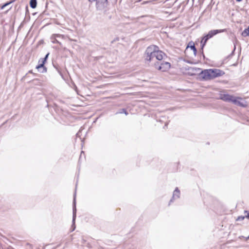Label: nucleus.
Masks as SVG:
<instances>
[{"instance_id": "1", "label": "nucleus", "mask_w": 249, "mask_h": 249, "mask_svg": "<svg viewBox=\"0 0 249 249\" xmlns=\"http://www.w3.org/2000/svg\"><path fill=\"white\" fill-rule=\"evenodd\" d=\"M167 55L165 53L160 50L159 47L155 45L148 46L144 53L145 60L148 62H151L154 58L159 61L163 60Z\"/></svg>"}, {"instance_id": "2", "label": "nucleus", "mask_w": 249, "mask_h": 249, "mask_svg": "<svg viewBox=\"0 0 249 249\" xmlns=\"http://www.w3.org/2000/svg\"><path fill=\"white\" fill-rule=\"evenodd\" d=\"M153 66L156 70L159 71L166 72L170 69L171 64L168 62L158 61L154 63Z\"/></svg>"}, {"instance_id": "3", "label": "nucleus", "mask_w": 249, "mask_h": 249, "mask_svg": "<svg viewBox=\"0 0 249 249\" xmlns=\"http://www.w3.org/2000/svg\"><path fill=\"white\" fill-rule=\"evenodd\" d=\"M219 99L225 101L232 102L236 105L240 104V101L242 99L240 97H235L228 94L220 93Z\"/></svg>"}, {"instance_id": "4", "label": "nucleus", "mask_w": 249, "mask_h": 249, "mask_svg": "<svg viewBox=\"0 0 249 249\" xmlns=\"http://www.w3.org/2000/svg\"><path fill=\"white\" fill-rule=\"evenodd\" d=\"M225 30H214L210 31L208 34L204 36L201 41V49L203 50L204 46H205L208 40L212 37L214 35L218 33H222L225 31Z\"/></svg>"}, {"instance_id": "5", "label": "nucleus", "mask_w": 249, "mask_h": 249, "mask_svg": "<svg viewBox=\"0 0 249 249\" xmlns=\"http://www.w3.org/2000/svg\"><path fill=\"white\" fill-rule=\"evenodd\" d=\"M200 75L205 80H210L213 79L211 69L202 71Z\"/></svg>"}, {"instance_id": "6", "label": "nucleus", "mask_w": 249, "mask_h": 249, "mask_svg": "<svg viewBox=\"0 0 249 249\" xmlns=\"http://www.w3.org/2000/svg\"><path fill=\"white\" fill-rule=\"evenodd\" d=\"M189 50H191L193 51L192 54L194 56H196L197 50L195 47V43L193 41L189 42L185 49L184 53L186 55L189 53Z\"/></svg>"}, {"instance_id": "7", "label": "nucleus", "mask_w": 249, "mask_h": 249, "mask_svg": "<svg viewBox=\"0 0 249 249\" xmlns=\"http://www.w3.org/2000/svg\"><path fill=\"white\" fill-rule=\"evenodd\" d=\"M213 79L221 77L225 74V72L220 69H211Z\"/></svg>"}, {"instance_id": "8", "label": "nucleus", "mask_w": 249, "mask_h": 249, "mask_svg": "<svg viewBox=\"0 0 249 249\" xmlns=\"http://www.w3.org/2000/svg\"><path fill=\"white\" fill-rule=\"evenodd\" d=\"M95 1H96V7L100 9L105 7L107 2V0H95Z\"/></svg>"}, {"instance_id": "9", "label": "nucleus", "mask_w": 249, "mask_h": 249, "mask_svg": "<svg viewBox=\"0 0 249 249\" xmlns=\"http://www.w3.org/2000/svg\"><path fill=\"white\" fill-rule=\"evenodd\" d=\"M48 56V54L46 55L45 58H42L41 60H39V62H40L41 61V63L40 64L38 65L36 67V68L37 69H39L40 68L43 67L44 68V70H45L44 71H46V68L44 66V64H45L46 61V59H47Z\"/></svg>"}, {"instance_id": "10", "label": "nucleus", "mask_w": 249, "mask_h": 249, "mask_svg": "<svg viewBox=\"0 0 249 249\" xmlns=\"http://www.w3.org/2000/svg\"><path fill=\"white\" fill-rule=\"evenodd\" d=\"M243 36L246 37L247 36H249V26L248 28L245 29L241 34Z\"/></svg>"}, {"instance_id": "11", "label": "nucleus", "mask_w": 249, "mask_h": 249, "mask_svg": "<svg viewBox=\"0 0 249 249\" xmlns=\"http://www.w3.org/2000/svg\"><path fill=\"white\" fill-rule=\"evenodd\" d=\"M30 5L32 8H35L36 7V0H30Z\"/></svg>"}, {"instance_id": "12", "label": "nucleus", "mask_w": 249, "mask_h": 249, "mask_svg": "<svg viewBox=\"0 0 249 249\" xmlns=\"http://www.w3.org/2000/svg\"><path fill=\"white\" fill-rule=\"evenodd\" d=\"M179 194H180L179 190H178V188H176L174 192L173 195H174V196H177L178 197Z\"/></svg>"}, {"instance_id": "13", "label": "nucleus", "mask_w": 249, "mask_h": 249, "mask_svg": "<svg viewBox=\"0 0 249 249\" xmlns=\"http://www.w3.org/2000/svg\"><path fill=\"white\" fill-rule=\"evenodd\" d=\"M246 216H238L237 219H236V221H239V220H243L245 219V217Z\"/></svg>"}, {"instance_id": "14", "label": "nucleus", "mask_w": 249, "mask_h": 249, "mask_svg": "<svg viewBox=\"0 0 249 249\" xmlns=\"http://www.w3.org/2000/svg\"><path fill=\"white\" fill-rule=\"evenodd\" d=\"M245 213H247V214L246 215V217L249 219V212H248L247 211H245Z\"/></svg>"}, {"instance_id": "15", "label": "nucleus", "mask_w": 249, "mask_h": 249, "mask_svg": "<svg viewBox=\"0 0 249 249\" xmlns=\"http://www.w3.org/2000/svg\"><path fill=\"white\" fill-rule=\"evenodd\" d=\"M124 114H125L126 115H127L128 114V113L127 112V111L125 110H124Z\"/></svg>"}, {"instance_id": "16", "label": "nucleus", "mask_w": 249, "mask_h": 249, "mask_svg": "<svg viewBox=\"0 0 249 249\" xmlns=\"http://www.w3.org/2000/svg\"><path fill=\"white\" fill-rule=\"evenodd\" d=\"M27 245L29 246L31 248H32V247L30 244H27Z\"/></svg>"}, {"instance_id": "17", "label": "nucleus", "mask_w": 249, "mask_h": 249, "mask_svg": "<svg viewBox=\"0 0 249 249\" xmlns=\"http://www.w3.org/2000/svg\"><path fill=\"white\" fill-rule=\"evenodd\" d=\"M8 4H5V5H3L2 6V8H3L4 6H5L6 5H7Z\"/></svg>"}, {"instance_id": "18", "label": "nucleus", "mask_w": 249, "mask_h": 249, "mask_svg": "<svg viewBox=\"0 0 249 249\" xmlns=\"http://www.w3.org/2000/svg\"><path fill=\"white\" fill-rule=\"evenodd\" d=\"M89 1L90 2H93V1H95V0H89Z\"/></svg>"}, {"instance_id": "19", "label": "nucleus", "mask_w": 249, "mask_h": 249, "mask_svg": "<svg viewBox=\"0 0 249 249\" xmlns=\"http://www.w3.org/2000/svg\"><path fill=\"white\" fill-rule=\"evenodd\" d=\"M237 2H240L241 1H242V0H236Z\"/></svg>"}]
</instances>
